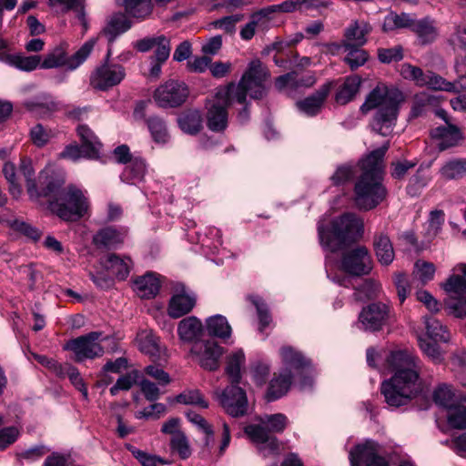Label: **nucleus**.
<instances>
[{"instance_id": "obj_41", "label": "nucleus", "mask_w": 466, "mask_h": 466, "mask_svg": "<svg viewBox=\"0 0 466 466\" xmlns=\"http://www.w3.org/2000/svg\"><path fill=\"white\" fill-rule=\"evenodd\" d=\"M433 400L437 405L449 410L456 404L453 387L446 383L440 384L433 391Z\"/></svg>"}, {"instance_id": "obj_8", "label": "nucleus", "mask_w": 466, "mask_h": 466, "mask_svg": "<svg viewBox=\"0 0 466 466\" xmlns=\"http://www.w3.org/2000/svg\"><path fill=\"white\" fill-rule=\"evenodd\" d=\"M104 339L102 332L92 331L68 340L65 344L64 350L74 353L75 361L83 362L86 360H93L103 356L105 350L101 342Z\"/></svg>"}, {"instance_id": "obj_28", "label": "nucleus", "mask_w": 466, "mask_h": 466, "mask_svg": "<svg viewBox=\"0 0 466 466\" xmlns=\"http://www.w3.org/2000/svg\"><path fill=\"white\" fill-rule=\"evenodd\" d=\"M104 266L107 270L115 274L118 280H125L131 271L133 262L129 257H119L116 254L107 256Z\"/></svg>"}, {"instance_id": "obj_12", "label": "nucleus", "mask_w": 466, "mask_h": 466, "mask_svg": "<svg viewBox=\"0 0 466 466\" xmlns=\"http://www.w3.org/2000/svg\"><path fill=\"white\" fill-rule=\"evenodd\" d=\"M187 96L188 89L184 83L169 80L155 90L153 97L159 106L166 108L182 105Z\"/></svg>"}, {"instance_id": "obj_16", "label": "nucleus", "mask_w": 466, "mask_h": 466, "mask_svg": "<svg viewBox=\"0 0 466 466\" xmlns=\"http://www.w3.org/2000/svg\"><path fill=\"white\" fill-rule=\"evenodd\" d=\"M137 343L139 350L152 358L153 360H166L167 350L161 345L160 339L152 330L144 329L137 333Z\"/></svg>"}, {"instance_id": "obj_30", "label": "nucleus", "mask_w": 466, "mask_h": 466, "mask_svg": "<svg viewBox=\"0 0 466 466\" xmlns=\"http://www.w3.org/2000/svg\"><path fill=\"white\" fill-rule=\"evenodd\" d=\"M411 31L416 34L419 41L422 45L433 42L438 35V30L434 25V21L429 17L420 20H414Z\"/></svg>"}, {"instance_id": "obj_15", "label": "nucleus", "mask_w": 466, "mask_h": 466, "mask_svg": "<svg viewBox=\"0 0 466 466\" xmlns=\"http://www.w3.org/2000/svg\"><path fill=\"white\" fill-rule=\"evenodd\" d=\"M431 136L438 141L437 147L440 151L458 147L464 141L461 129L451 123L431 129Z\"/></svg>"}, {"instance_id": "obj_22", "label": "nucleus", "mask_w": 466, "mask_h": 466, "mask_svg": "<svg viewBox=\"0 0 466 466\" xmlns=\"http://www.w3.org/2000/svg\"><path fill=\"white\" fill-rule=\"evenodd\" d=\"M202 322L195 316L183 319L177 325V335L184 342L198 341V339L202 335Z\"/></svg>"}, {"instance_id": "obj_21", "label": "nucleus", "mask_w": 466, "mask_h": 466, "mask_svg": "<svg viewBox=\"0 0 466 466\" xmlns=\"http://www.w3.org/2000/svg\"><path fill=\"white\" fill-rule=\"evenodd\" d=\"M76 132L84 148V157L90 159L97 158L102 144L95 133L86 125H79Z\"/></svg>"}, {"instance_id": "obj_19", "label": "nucleus", "mask_w": 466, "mask_h": 466, "mask_svg": "<svg viewBox=\"0 0 466 466\" xmlns=\"http://www.w3.org/2000/svg\"><path fill=\"white\" fill-rule=\"evenodd\" d=\"M331 90V83L322 85L314 94L297 102L298 108L307 116H313L319 113Z\"/></svg>"}, {"instance_id": "obj_53", "label": "nucleus", "mask_w": 466, "mask_h": 466, "mask_svg": "<svg viewBox=\"0 0 466 466\" xmlns=\"http://www.w3.org/2000/svg\"><path fill=\"white\" fill-rule=\"evenodd\" d=\"M424 86L437 91H455V87L451 82L447 81L445 78L432 71L427 72V78Z\"/></svg>"}, {"instance_id": "obj_29", "label": "nucleus", "mask_w": 466, "mask_h": 466, "mask_svg": "<svg viewBox=\"0 0 466 466\" xmlns=\"http://www.w3.org/2000/svg\"><path fill=\"white\" fill-rule=\"evenodd\" d=\"M196 299L187 294H175L169 300L167 313L173 319L187 314L195 306Z\"/></svg>"}, {"instance_id": "obj_24", "label": "nucleus", "mask_w": 466, "mask_h": 466, "mask_svg": "<svg viewBox=\"0 0 466 466\" xmlns=\"http://www.w3.org/2000/svg\"><path fill=\"white\" fill-rule=\"evenodd\" d=\"M371 32V26L366 21H354L345 30L343 43L361 47L367 42L366 36Z\"/></svg>"}, {"instance_id": "obj_61", "label": "nucleus", "mask_w": 466, "mask_h": 466, "mask_svg": "<svg viewBox=\"0 0 466 466\" xmlns=\"http://www.w3.org/2000/svg\"><path fill=\"white\" fill-rule=\"evenodd\" d=\"M3 173L5 177L10 184V193L15 197H18L20 195V187L17 183L16 175H15V167L13 163L6 162L3 167Z\"/></svg>"}, {"instance_id": "obj_39", "label": "nucleus", "mask_w": 466, "mask_h": 466, "mask_svg": "<svg viewBox=\"0 0 466 466\" xmlns=\"http://www.w3.org/2000/svg\"><path fill=\"white\" fill-rule=\"evenodd\" d=\"M245 362V354L242 350L233 351L228 357L226 373L229 377L230 383H240L241 380V366Z\"/></svg>"}, {"instance_id": "obj_3", "label": "nucleus", "mask_w": 466, "mask_h": 466, "mask_svg": "<svg viewBox=\"0 0 466 466\" xmlns=\"http://www.w3.org/2000/svg\"><path fill=\"white\" fill-rule=\"evenodd\" d=\"M389 147L390 142L387 141L360 163L361 174L354 186L353 202L360 210L375 208L387 197V190L382 185V174L383 157Z\"/></svg>"}, {"instance_id": "obj_64", "label": "nucleus", "mask_w": 466, "mask_h": 466, "mask_svg": "<svg viewBox=\"0 0 466 466\" xmlns=\"http://www.w3.org/2000/svg\"><path fill=\"white\" fill-rule=\"evenodd\" d=\"M417 274L422 284H426L431 280L435 273V266L432 263L425 261H417L415 264Z\"/></svg>"}, {"instance_id": "obj_38", "label": "nucleus", "mask_w": 466, "mask_h": 466, "mask_svg": "<svg viewBox=\"0 0 466 466\" xmlns=\"http://www.w3.org/2000/svg\"><path fill=\"white\" fill-rule=\"evenodd\" d=\"M414 19L407 13L390 12L383 20L382 30L386 33L401 28H410Z\"/></svg>"}, {"instance_id": "obj_2", "label": "nucleus", "mask_w": 466, "mask_h": 466, "mask_svg": "<svg viewBox=\"0 0 466 466\" xmlns=\"http://www.w3.org/2000/svg\"><path fill=\"white\" fill-rule=\"evenodd\" d=\"M386 362L393 375L382 382L381 394L389 406H405L422 390L421 361L408 350H396L389 353Z\"/></svg>"}, {"instance_id": "obj_11", "label": "nucleus", "mask_w": 466, "mask_h": 466, "mask_svg": "<svg viewBox=\"0 0 466 466\" xmlns=\"http://www.w3.org/2000/svg\"><path fill=\"white\" fill-rule=\"evenodd\" d=\"M341 268L355 277L370 274L372 269V259L367 248L358 246L346 251L341 258Z\"/></svg>"}, {"instance_id": "obj_59", "label": "nucleus", "mask_w": 466, "mask_h": 466, "mask_svg": "<svg viewBox=\"0 0 466 466\" xmlns=\"http://www.w3.org/2000/svg\"><path fill=\"white\" fill-rule=\"evenodd\" d=\"M186 416L192 424L196 425L200 431L207 434L206 444L209 445V439L213 437L214 433L212 427L201 415L195 411L189 410L186 413Z\"/></svg>"}, {"instance_id": "obj_58", "label": "nucleus", "mask_w": 466, "mask_h": 466, "mask_svg": "<svg viewBox=\"0 0 466 466\" xmlns=\"http://www.w3.org/2000/svg\"><path fill=\"white\" fill-rule=\"evenodd\" d=\"M10 227L14 230L22 233L34 241L39 240L42 236V233L38 228L25 223V221L15 219L10 222Z\"/></svg>"}, {"instance_id": "obj_60", "label": "nucleus", "mask_w": 466, "mask_h": 466, "mask_svg": "<svg viewBox=\"0 0 466 466\" xmlns=\"http://www.w3.org/2000/svg\"><path fill=\"white\" fill-rule=\"evenodd\" d=\"M442 287L448 293L466 294V279L459 275L451 276Z\"/></svg>"}, {"instance_id": "obj_56", "label": "nucleus", "mask_w": 466, "mask_h": 466, "mask_svg": "<svg viewBox=\"0 0 466 466\" xmlns=\"http://www.w3.org/2000/svg\"><path fill=\"white\" fill-rule=\"evenodd\" d=\"M128 450L132 455L141 463L142 466H157V464H167L163 458L156 455L148 454L135 447H129Z\"/></svg>"}, {"instance_id": "obj_62", "label": "nucleus", "mask_w": 466, "mask_h": 466, "mask_svg": "<svg viewBox=\"0 0 466 466\" xmlns=\"http://www.w3.org/2000/svg\"><path fill=\"white\" fill-rule=\"evenodd\" d=\"M155 47V54L151 58L160 62H166L170 55L171 48L169 40L164 35H158Z\"/></svg>"}, {"instance_id": "obj_43", "label": "nucleus", "mask_w": 466, "mask_h": 466, "mask_svg": "<svg viewBox=\"0 0 466 466\" xmlns=\"http://www.w3.org/2000/svg\"><path fill=\"white\" fill-rule=\"evenodd\" d=\"M424 323L429 339L441 342L449 341V331L437 319L433 317H425Z\"/></svg>"}, {"instance_id": "obj_9", "label": "nucleus", "mask_w": 466, "mask_h": 466, "mask_svg": "<svg viewBox=\"0 0 466 466\" xmlns=\"http://www.w3.org/2000/svg\"><path fill=\"white\" fill-rule=\"evenodd\" d=\"M223 353V348L211 339L195 341L190 349L192 360L202 369L209 371L219 368V360Z\"/></svg>"}, {"instance_id": "obj_17", "label": "nucleus", "mask_w": 466, "mask_h": 466, "mask_svg": "<svg viewBox=\"0 0 466 466\" xmlns=\"http://www.w3.org/2000/svg\"><path fill=\"white\" fill-rule=\"evenodd\" d=\"M245 432L252 441L259 445L258 450L263 457L279 453V444L277 438L271 436L268 431L260 425H248Z\"/></svg>"}, {"instance_id": "obj_27", "label": "nucleus", "mask_w": 466, "mask_h": 466, "mask_svg": "<svg viewBox=\"0 0 466 466\" xmlns=\"http://www.w3.org/2000/svg\"><path fill=\"white\" fill-rule=\"evenodd\" d=\"M291 380L292 374L289 370H284L279 375L275 376L268 386L267 392L268 400L272 401L284 396L291 385Z\"/></svg>"}, {"instance_id": "obj_1", "label": "nucleus", "mask_w": 466, "mask_h": 466, "mask_svg": "<svg viewBox=\"0 0 466 466\" xmlns=\"http://www.w3.org/2000/svg\"><path fill=\"white\" fill-rule=\"evenodd\" d=\"M270 74L260 60H252L238 84L229 83L218 88L215 96L207 103V127L213 132H223L228 127V108L235 100L246 104L247 96L253 99L262 98L266 93V81Z\"/></svg>"}, {"instance_id": "obj_5", "label": "nucleus", "mask_w": 466, "mask_h": 466, "mask_svg": "<svg viewBox=\"0 0 466 466\" xmlns=\"http://www.w3.org/2000/svg\"><path fill=\"white\" fill-rule=\"evenodd\" d=\"M42 195L48 197V208L64 221H77L89 210V199L86 192L75 185L62 187L58 180H51L43 188Z\"/></svg>"}, {"instance_id": "obj_37", "label": "nucleus", "mask_w": 466, "mask_h": 466, "mask_svg": "<svg viewBox=\"0 0 466 466\" xmlns=\"http://www.w3.org/2000/svg\"><path fill=\"white\" fill-rule=\"evenodd\" d=\"M438 104L437 96L425 91L420 92L413 96L410 115L412 117H418Z\"/></svg>"}, {"instance_id": "obj_18", "label": "nucleus", "mask_w": 466, "mask_h": 466, "mask_svg": "<svg viewBox=\"0 0 466 466\" xmlns=\"http://www.w3.org/2000/svg\"><path fill=\"white\" fill-rule=\"evenodd\" d=\"M387 317L388 307L385 304L372 303L362 309L359 319L364 329L376 331L385 324Z\"/></svg>"}, {"instance_id": "obj_51", "label": "nucleus", "mask_w": 466, "mask_h": 466, "mask_svg": "<svg viewBox=\"0 0 466 466\" xmlns=\"http://www.w3.org/2000/svg\"><path fill=\"white\" fill-rule=\"evenodd\" d=\"M54 137L55 133L41 124L34 126L30 130V138L33 144L38 147L46 146Z\"/></svg>"}, {"instance_id": "obj_42", "label": "nucleus", "mask_w": 466, "mask_h": 466, "mask_svg": "<svg viewBox=\"0 0 466 466\" xmlns=\"http://www.w3.org/2000/svg\"><path fill=\"white\" fill-rule=\"evenodd\" d=\"M343 48L348 52L344 61L351 70L363 66L369 58V55L364 49L354 46L352 44L343 43Z\"/></svg>"}, {"instance_id": "obj_46", "label": "nucleus", "mask_w": 466, "mask_h": 466, "mask_svg": "<svg viewBox=\"0 0 466 466\" xmlns=\"http://www.w3.org/2000/svg\"><path fill=\"white\" fill-rule=\"evenodd\" d=\"M19 170L25 177L26 181L27 192L31 198H37L41 194L37 192L36 183L35 179V169L33 168L32 160L27 157L21 159Z\"/></svg>"}, {"instance_id": "obj_26", "label": "nucleus", "mask_w": 466, "mask_h": 466, "mask_svg": "<svg viewBox=\"0 0 466 466\" xmlns=\"http://www.w3.org/2000/svg\"><path fill=\"white\" fill-rule=\"evenodd\" d=\"M125 237V232L108 227L94 235L93 243L97 248H114L124 242Z\"/></svg>"}, {"instance_id": "obj_36", "label": "nucleus", "mask_w": 466, "mask_h": 466, "mask_svg": "<svg viewBox=\"0 0 466 466\" xmlns=\"http://www.w3.org/2000/svg\"><path fill=\"white\" fill-rule=\"evenodd\" d=\"M206 327L210 336L220 339L229 338L232 332L227 319L222 315H215L208 318L206 321Z\"/></svg>"}, {"instance_id": "obj_23", "label": "nucleus", "mask_w": 466, "mask_h": 466, "mask_svg": "<svg viewBox=\"0 0 466 466\" xmlns=\"http://www.w3.org/2000/svg\"><path fill=\"white\" fill-rule=\"evenodd\" d=\"M160 280L157 275L148 272L134 281V289L138 297L142 299H152L159 291Z\"/></svg>"}, {"instance_id": "obj_34", "label": "nucleus", "mask_w": 466, "mask_h": 466, "mask_svg": "<svg viewBox=\"0 0 466 466\" xmlns=\"http://www.w3.org/2000/svg\"><path fill=\"white\" fill-rule=\"evenodd\" d=\"M374 249L380 264L388 266L393 261L394 249L387 235L380 234L375 237Z\"/></svg>"}, {"instance_id": "obj_50", "label": "nucleus", "mask_w": 466, "mask_h": 466, "mask_svg": "<svg viewBox=\"0 0 466 466\" xmlns=\"http://www.w3.org/2000/svg\"><path fill=\"white\" fill-rule=\"evenodd\" d=\"M400 75L407 80L413 81L418 86H424L427 78V72L416 66L405 63L401 65Z\"/></svg>"}, {"instance_id": "obj_6", "label": "nucleus", "mask_w": 466, "mask_h": 466, "mask_svg": "<svg viewBox=\"0 0 466 466\" xmlns=\"http://www.w3.org/2000/svg\"><path fill=\"white\" fill-rule=\"evenodd\" d=\"M318 232L320 244L334 252L346 243L360 239L364 232V222L354 213H345L332 221L330 232L321 224L318 226Z\"/></svg>"}, {"instance_id": "obj_33", "label": "nucleus", "mask_w": 466, "mask_h": 466, "mask_svg": "<svg viewBox=\"0 0 466 466\" xmlns=\"http://www.w3.org/2000/svg\"><path fill=\"white\" fill-rule=\"evenodd\" d=\"M177 123L183 132L196 135L202 128L201 113L198 110H187L178 116Z\"/></svg>"}, {"instance_id": "obj_52", "label": "nucleus", "mask_w": 466, "mask_h": 466, "mask_svg": "<svg viewBox=\"0 0 466 466\" xmlns=\"http://www.w3.org/2000/svg\"><path fill=\"white\" fill-rule=\"evenodd\" d=\"M178 403L187 405H197L201 408H208V403L198 390H187L177 396Z\"/></svg>"}, {"instance_id": "obj_31", "label": "nucleus", "mask_w": 466, "mask_h": 466, "mask_svg": "<svg viewBox=\"0 0 466 466\" xmlns=\"http://www.w3.org/2000/svg\"><path fill=\"white\" fill-rule=\"evenodd\" d=\"M361 78L358 76H350L345 78L343 84L338 89L335 100L340 105H346L351 101L360 90Z\"/></svg>"}, {"instance_id": "obj_45", "label": "nucleus", "mask_w": 466, "mask_h": 466, "mask_svg": "<svg viewBox=\"0 0 466 466\" xmlns=\"http://www.w3.org/2000/svg\"><path fill=\"white\" fill-rule=\"evenodd\" d=\"M146 172V164L142 159H134L125 167L121 179L128 184H136L142 180Z\"/></svg>"}, {"instance_id": "obj_40", "label": "nucleus", "mask_w": 466, "mask_h": 466, "mask_svg": "<svg viewBox=\"0 0 466 466\" xmlns=\"http://www.w3.org/2000/svg\"><path fill=\"white\" fill-rule=\"evenodd\" d=\"M280 355L284 364L291 369L299 370L309 365L303 354L290 346L282 347Z\"/></svg>"}, {"instance_id": "obj_20", "label": "nucleus", "mask_w": 466, "mask_h": 466, "mask_svg": "<svg viewBox=\"0 0 466 466\" xmlns=\"http://www.w3.org/2000/svg\"><path fill=\"white\" fill-rule=\"evenodd\" d=\"M0 61L19 70L30 72L40 67L41 56L0 52Z\"/></svg>"}, {"instance_id": "obj_13", "label": "nucleus", "mask_w": 466, "mask_h": 466, "mask_svg": "<svg viewBox=\"0 0 466 466\" xmlns=\"http://www.w3.org/2000/svg\"><path fill=\"white\" fill-rule=\"evenodd\" d=\"M125 76L126 71L121 65L105 63L91 74L90 85L104 91L120 84Z\"/></svg>"}, {"instance_id": "obj_4", "label": "nucleus", "mask_w": 466, "mask_h": 466, "mask_svg": "<svg viewBox=\"0 0 466 466\" xmlns=\"http://www.w3.org/2000/svg\"><path fill=\"white\" fill-rule=\"evenodd\" d=\"M402 99L403 96L400 90L380 84L366 96L360 110L366 114L370 110L377 109L370 124L371 128L380 136L387 137L392 132L395 126L399 105Z\"/></svg>"}, {"instance_id": "obj_55", "label": "nucleus", "mask_w": 466, "mask_h": 466, "mask_svg": "<svg viewBox=\"0 0 466 466\" xmlns=\"http://www.w3.org/2000/svg\"><path fill=\"white\" fill-rule=\"evenodd\" d=\"M418 342L421 351L434 362H439L442 360L440 348L437 344L438 341H430L428 339L418 337Z\"/></svg>"}, {"instance_id": "obj_49", "label": "nucleus", "mask_w": 466, "mask_h": 466, "mask_svg": "<svg viewBox=\"0 0 466 466\" xmlns=\"http://www.w3.org/2000/svg\"><path fill=\"white\" fill-rule=\"evenodd\" d=\"M447 410V420L451 427L455 429L466 428V407L464 405L456 403Z\"/></svg>"}, {"instance_id": "obj_25", "label": "nucleus", "mask_w": 466, "mask_h": 466, "mask_svg": "<svg viewBox=\"0 0 466 466\" xmlns=\"http://www.w3.org/2000/svg\"><path fill=\"white\" fill-rule=\"evenodd\" d=\"M439 175L444 181L459 180L466 177V158L453 157L442 164Z\"/></svg>"}, {"instance_id": "obj_44", "label": "nucleus", "mask_w": 466, "mask_h": 466, "mask_svg": "<svg viewBox=\"0 0 466 466\" xmlns=\"http://www.w3.org/2000/svg\"><path fill=\"white\" fill-rule=\"evenodd\" d=\"M147 125L151 137L156 143L166 144L169 140V134L163 119L152 116L147 120Z\"/></svg>"}, {"instance_id": "obj_14", "label": "nucleus", "mask_w": 466, "mask_h": 466, "mask_svg": "<svg viewBox=\"0 0 466 466\" xmlns=\"http://www.w3.org/2000/svg\"><path fill=\"white\" fill-rule=\"evenodd\" d=\"M219 402L225 411L232 417H240L247 413V395L238 383H230L225 388L219 395Z\"/></svg>"}, {"instance_id": "obj_54", "label": "nucleus", "mask_w": 466, "mask_h": 466, "mask_svg": "<svg viewBox=\"0 0 466 466\" xmlns=\"http://www.w3.org/2000/svg\"><path fill=\"white\" fill-rule=\"evenodd\" d=\"M170 446L183 460L187 459L191 455L189 442L184 432L177 433L175 436H172Z\"/></svg>"}, {"instance_id": "obj_48", "label": "nucleus", "mask_w": 466, "mask_h": 466, "mask_svg": "<svg viewBox=\"0 0 466 466\" xmlns=\"http://www.w3.org/2000/svg\"><path fill=\"white\" fill-rule=\"evenodd\" d=\"M57 376L59 377H66L67 376L71 383L75 386L76 390H78L83 397L86 400L88 397V391L87 388L84 382L83 378L81 377L78 370L70 365V364H65L62 366V372L58 373Z\"/></svg>"}, {"instance_id": "obj_35", "label": "nucleus", "mask_w": 466, "mask_h": 466, "mask_svg": "<svg viewBox=\"0 0 466 466\" xmlns=\"http://www.w3.org/2000/svg\"><path fill=\"white\" fill-rule=\"evenodd\" d=\"M131 27V23L127 16L122 14H115L109 20L104 34L107 36L110 43L114 42L116 37Z\"/></svg>"}, {"instance_id": "obj_7", "label": "nucleus", "mask_w": 466, "mask_h": 466, "mask_svg": "<svg viewBox=\"0 0 466 466\" xmlns=\"http://www.w3.org/2000/svg\"><path fill=\"white\" fill-rule=\"evenodd\" d=\"M96 43V38H90L77 51L69 56V44L60 42L48 50L44 59L41 60L40 68L53 69L64 66L69 71H74L88 58Z\"/></svg>"}, {"instance_id": "obj_63", "label": "nucleus", "mask_w": 466, "mask_h": 466, "mask_svg": "<svg viewBox=\"0 0 466 466\" xmlns=\"http://www.w3.org/2000/svg\"><path fill=\"white\" fill-rule=\"evenodd\" d=\"M355 174L354 168L349 165H343L337 168L331 180L334 185L339 186L350 181Z\"/></svg>"}, {"instance_id": "obj_47", "label": "nucleus", "mask_w": 466, "mask_h": 466, "mask_svg": "<svg viewBox=\"0 0 466 466\" xmlns=\"http://www.w3.org/2000/svg\"><path fill=\"white\" fill-rule=\"evenodd\" d=\"M444 223V212L442 210H433L430 214V219L426 225L424 237L427 242L435 238L441 230Z\"/></svg>"}, {"instance_id": "obj_32", "label": "nucleus", "mask_w": 466, "mask_h": 466, "mask_svg": "<svg viewBox=\"0 0 466 466\" xmlns=\"http://www.w3.org/2000/svg\"><path fill=\"white\" fill-rule=\"evenodd\" d=\"M273 9L264 8L257 13H254L250 21L246 24L240 30V36L243 40H250L256 32V28L258 26H265L269 22V15Z\"/></svg>"}, {"instance_id": "obj_57", "label": "nucleus", "mask_w": 466, "mask_h": 466, "mask_svg": "<svg viewBox=\"0 0 466 466\" xmlns=\"http://www.w3.org/2000/svg\"><path fill=\"white\" fill-rule=\"evenodd\" d=\"M260 421L272 432H281L287 425V418L281 413L265 415Z\"/></svg>"}, {"instance_id": "obj_10", "label": "nucleus", "mask_w": 466, "mask_h": 466, "mask_svg": "<svg viewBox=\"0 0 466 466\" xmlns=\"http://www.w3.org/2000/svg\"><path fill=\"white\" fill-rule=\"evenodd\" d=\"M350 466H389L388 461L382 455V447L376 441L367 440L356 445L350 451Z\"/></svg>"}]
</instances>
